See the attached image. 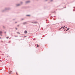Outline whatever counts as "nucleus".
Instances as JSON below:
<instances>
[{
	"label": "nucleus",
	"mask_w": 75,
	"mask_h": 75,
	"mask_svg": "<svg viewBox=\"0 0 75 75\" xmlns=\"http://www.w3.org/2000/svg\"><path fill=\"white\" fill-rule=\"evenodd\" d=\"M15 29H16V30H17V28H15Z\"/></svg>",
	"instance_id": "ddd939ff"
},
{
	"label": "nucleus",
	"mask_w": 75,
	"mask_h": 75,
	"mask_svg": "<svg viewBox=\"0 0 75 75\" xmlns=\"http://www.w3.org/2000/svg\"><path fill=\"white\" fill-rule=\"evenodd\" d=\"M37 23V22H32V23H33V24H36Z\"/></svg>",
	"instance_id": "f257e3e1"
},
{
	"label": "nucleus",
	"mask_w": 75,
	"mask_h": 75,
	"mask_svg": "<svg viewBox=\"0 0 75 75\" xmlns=\"http://www.w3.org/2000/svg\"><path fill=\"white\" fill-rule=\"evenodd\" d=\"M16 22H15V23H16Z\"/></svg>",
	"instance_id": "4468645a"
},
{
	"label": "nucleus",
	"mask_w": 75,
	"mask_h": 75,
	"mask_svg": "<svg viewBox=\"0 0 75 75\" xmlns=\"http://www.w3.org/2000/svg\"><path fill=\"white\" fill-rule=\"evenodd\" d=\"M18 33V34H19L20 33Z\"/></svg>",
	"instance_id": "f8f14e48"
},
{
	"label": "nucleus",
	"mask_w": 75,
	"mask_h": 75,
	"mask_svg": "<svg viewBox=\"0 0 75 75\" xmlns=\"http://www.w3.org/2000/svg\"><path fill=\"white\" fill-rule=\"evenodd\" d=\"M30 16V15H27V16Z\"/></svg>",
	"instance_id": "9b49d317"
},
{
	"label": "nucleus",
	"mask_w": 75,
	"mask_h": 75,
	"mask_svg": "<svg viewBox=\"0 0 75 75\" xmlns=\"http://www.w3.org/2000/svg\"><path fill=\"white\" fill-rule=\"evenodd\" d=\"M69 30V28H68V29H67V30H65V31H67V30Z\"/></svg>",
	"instance_id": "7ed1b4c3"
},
{
	"label": "nucleus",
	"mask_w": 75,
	"mask_h": 75,
	"mask_svg": "<svg viewBox=\"0 0 75 75\" xmlns=\"http://www.w3.org/2000/svg\"><path fill=\"white\" fill-rule=\"evenodd\" d=\"M19 6V4L17 5V6Z\"/></svg>",
	"instance_id": "1a4fd4ad"
},
{
	"label": "nucleus",
	"mask_w": 75,
	"mask_h": 75,
	"mask_svg": "<svg viewBox=\"0 0 75 75\" xmlns=\"http://www.w3.org/2000/svg\"><path fill=\"white\" fill-rule=\"evenodd\" d=\"M28 32H27V31H25V34H27Z\"/></svg>",
	"instance_id": "f03ea898"
},
{
	"label": "nucleus",
	"mask_w": 75,
	"mask_h": 75,
	"mask_svg": "<svg viewBox=\"0 0 75 75\" xmlns=\"http://www.w3.org/2000/svg\"><path fill=\"white\" fill-rule=\"evenodd\" d=\"M64 27H65V28H67V27H61L62 28H64Z\"/></svg>",
	"instance_id": "20e7f679"
},
{
	"label": "nucleus",
	"mask_w": 75,
	"mask_h": 75,
	"mask_svg": "<svg viewBox=\"0 0 75 75\" xmlns=\"http://www.w3.org/2000/svg\"><path fill=\"white\" fill-rule=\"evenodd\" d=\"M40 47V45H38L36 46V47Z\"/></svg>",
	"instance_id": "39448f33"
},
{
	"label": "nucleus",
	"mask_w": 75,
	"mask_h": 75,
	"mask_svg": "<svg viewBox=\"0 0 75 75\" xmlns=\"http://www.w3.org/2000/svg\"><path fill=\"white\" fill-rule=\"evenodd\" d=\"M29 1H27V2H26V3H29Z\"/></svg>",
	"instance_id": "423d86ee"
},
{
	"label": "nucleus",
	"mask_w": 75,
	"mask_h": 75,
	"mask_svg": "<svg viewBox=\"0 0 75 75\" xmlns=\"http://www.w3.org/2000/svg\"><path fill=\"white\" fill-rule=\"evenodd\" d=\"M17 73H16V74H17Z\"/></svg>",
	"instance_id": "dca6fc26"
},
{
	"label": "nucleus",
	"mask_w": 75,
	"mask_h": 75,
	"mask_svg": "<svg viewBox=\"0 0 75 75\" xmlns=\"http://www.w3.org/2000/svg\"><path fill=\"white\" fill-rule=\"evenodd\" d=\"M0 34H2V32L0 31Z\"/></svg>",
	"instance_id": "0eeeda50"
},
{
	"label": "nucleus",
	"mask_w": 75,
	"mask_h": 75,
	"mask_svg": "<svg viewBox=\"0 0 75 75\" xmlns=\"http://www.w3.org/2000/svg\"><path fill=\"white\" fill-rule=\"evenodd\" d=\"M10 73H11V71H10Z\"/></svg>",
	"instance_id": "9d476101"
},
{
	"label": "nucleus",
	"mask_w": 75,
	"mask_h": 75,
	"mask_svg": "<svg viewBox=\"0 0 75 75\" xmlns=\"http://www.w3.org/2000/svg\"><path fill=\"white\" fill-rule=\"evenodd\" d=\"M8 38H9L8 37H6V39H8Z\"/></svg>",
	"instance_id": "6e6552de"
},
{
	"label": "nucleus",
	"mask_w": 75,
	"mask_h": 75,
	"mask_svg": "<svg viewBox=\"0 0 75 75\" xmlns=\"http://www.w3.org/2000/svg\"><path fill=\"white\" fill-rule=\"evenodd\" d=\"M62 29V28H60V29Z\"/></svg>",
	"instance_id": "2eb2a0df"
}]
</instances>
